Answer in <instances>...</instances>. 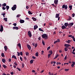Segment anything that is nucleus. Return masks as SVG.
Masks as SVG:
<instances>
[{
    "label": "nucleus",
    "mask_w": 75,
    "mask_h": 75,
    "mask_svg": "<svg viewBox=\"0 0 75 75\" xmlns=\"http://www.w3.org/2000/svg\"><path fill=\"white\" fill-rule=\"evenodd\" d=\"M42 38H44L45 40H47L48 39V36L46 34H44L42 35Z\"/></svg>",
    "instance_id": "nucleus-1"
},
{
    "label": "nucleus",
    "mask_w": 75,
    "mask_h": 75,
    "mask_svg": "<svg viewBox=\"0 0 75 75\" xmlns=\"http://www.w3.org/2000/svg\"><path fill=\"white\" fill-rule=\"evenodd\" d=\"M16 8H17V5L15 4V5H14L13 6V7H12L11 8V9L12 10H13V11H14L15 10H16Z\"/></svg>",
    "instance_id": "nucleus-2"
},
{
    "label": "nucleus",
    "mask_w": 75,
    "mask_h": 75,
    "mask_svg": "<svg viewBox=\"0 0 75 75\" xmlns=\"http://www.w3.org/2000/svg\"><path fill=\"white\" fill-rule=\"evenodd\" d=\"M65 8V10H67L68 8V6L66 5H63L62 6V8Z\"/></svg>",
    "instance_id": "nucleus-3"
},
{
    "label": "nucleus",
    "mask_w": 75,
    "mask_h": 75,
    "mask_svg": "<svg viewBox=\"0 0 75 75\" xmlns=\"http://www.w3.org/2000/svg\"><path fill=\"white\" fill-rule=\"evenodd\" d=\"M28 35L29 36V37L31 38L32 37V35L31 34V32L30 31H28Z\"/></svg>",
    "instance_id": "nucleus-4"
},
{
    "label": "nucleus",
    "mask_w": 75,
    "mask_h": 75,
    "mask_svg": "<svg viewBox=\"0 0 75 75\" xmlns=\"http://www.w3.org/2000/svg\"><path fill=\"white\" fill-rule=\"evenodd\" d=\"M54 3L57 6V5H58V0H54Z\"/></svg>",
    "instance_id": "nucleus-5"
},
{
    "label": "nucleus",
    "mask_w": 75,
    "mask_h": 75,
    "mask_svg": "<svg viewBox=\"0 0 75 75\" xmlns=\"http://www.w3.org/2000/svg\"><path fill=\"white\" fill-rule=\"evenodd\" d=\"M3 25H1V29H0V31H1V32H3Z\"/></svg>",
    "instance_id": "nucleus-6"
},
{
    "label": "nucleus",
    "mask_w": 75,
    "mask_h": 75,
    "mask_svg": "<svg viewBox=\"0 0 75 75\" xmlns=\"http://www.w3.org/2000/svg\"><path fill=\"white\" fill-rule=\"evenodd\" d=\"M19 28L17 26L13 27V30H18Z\"/></svg>",
    "instance_id": "nucleus-7"
},
{
    "label": "nucleus",
    "mask_w": 75,
    "mask_h": 75,
    "mask_svg": "<svg viewBox=\"0 0 75 75\" xmlns=\"http://www.w3.org/2000/svg\"><path fill=\"white\" fill-rule=\"evenodd\" d=\"M64 46H65L66 47H71V45L68 44H64Z\"/></svg>",
    "instance_id": "nucleus-8"
},
{
    "label": "nucleus",
    "mask_w": 75,
    "mask_h": 75,
    "mask_svg": "<svg viewBox=\"0 0 75 75\" xmlns=\"http://www.w3.org/2000/svg\"><path fill=\"white\" fill-rule=\"evenodd\" d=\"M59 14L60 13H56L55 16V18H58L59 17Z\"/></svg>",
    "instance_id": "nucleus-9"
},
{
    "label": "nucleus",
    "mask_w": 75,
    "mask_h": 75,
    "mask_svg": "<svg viewBox=\"0 0 75 75\" xmlns=\"http://www.w3.org/2000/svg\"><path fill=\"white\" fill-rule=\"evenodd\" d=\"M19 22L21 23H24V20H23L21 19V20H20Z\"/></svg>",
    "instance_id": "nucleus-10"
},
{
    "label": "nucleus",
    "mask_w": 75,
    "mask_h": 75,
    "mask_svg": "<svg viewBox=\"0 0 75 75\" xmlns=\"http://www.w3.org/2000/svg\"><path fill=\"white\" fill-rule=\"evenodd\" d=\"M27 47H28V49H29V50H31V46H30V45L28 44L27 45Z\"/></svg>",
    "instance_id": "nucleus-11"
},
{
    "label": "nucleus",
    "mask_w": 75,
    "mask_h": 75,
    "mask_svg": "<svg viewBox=\"0 0 75 75\" xmlns=\"http://www.w3.org/2000/svg\"><path fill=\"white\" fill-rule=\"evenodd\" d=\"M57 40H56L54 42V44H56V43H57V42H60V40H59V39H57Z\"/></svg>",
    "instance_id": "nucleus-12"
},
{
    "label": "nucleus",
    "mask_w": 75,
    "mask_h": 75,
    "mask_svg": "<svg viewBox=\"0 0 75 75\" xmlns=\"http://www.w3.org/2000/svg\"><path fill=\"white\" fill-rule=\"evenodd\" d=\"M34 30H36L37 28H38V26L37 25H35L34 26Z\"/></svg>",
    "instance_id": "nucleus-13"
},
{
    "label": "nucleus",
    "mask_w": 75,
    "mask_h": 75,
    "mask_svg": "<svg viewBox=\"0 0 75 75\" xmlns=\"http://www.w3.org/2000/svg\"><path fill=\"white\" fill-rule=\"evenodd\" d=\"M4 50H5V51H7L8 49V48H7V47L6 46H5L4 47Z\"/></svg>",
    "instance_id": "nucleus-14"
},
{
    "label": "nucleus",
    "mask_w": 75,
    "mask_h": 75,
    "mask_svg": "<svg viewBox=\"0 0 75 75\" xmlns=\"http://www.w3.org/2000/svg\"><path fill=\"white\" fill-rule=\"evenodd\" d=\"M72 64L71 65V67H74V65H75V62H72Z\"/></svg>",
    "instance_id": "nucleus-15"
},
{
    "label": "nucleus",
    "mask_w": 75,
    "mask_h": 75,
    "mask_svg": "<svg viewBox=\"0 0 75 75\" xmlns=\"http://www.w3.org/2000/svg\"><path fill=\"white\" fill-rule=\"evenodd\" d=\"M62 28L63 30H64V29H65L66 28V27H65V25H63L62 26Z\"/></svg>",
    "instance_id": "nucleus-16"
},
{
    "label": "nucleus",
    "mask_w": 75,
    "mask_h": 75,
    "mask_svg": "<svg viewBox=\"0 0 75 75\" xmlns=\"http://www.w3.org/2000/svg\"><path fill=\"white\" fill-rule=\"evenodd\" d=\"M2 61L3 63H5V62H6V59H2Z\"/></svg>",
    "instance_id": "nucleus-17"
},
{
    "label": "nucleus",
    "mask_w": 75,
    "mask_h": 75,
    "mask_svg": "<svg viewBox=\"0 0 75 75\" xmlns=\"http://www.w3.org/2000/svg\"><path fill=\"white\" fill-rule=\"evenodd\" d=\"M12 58H14V59H17V57H16V56L14 55H13L12 56Z\"/></svg>",
    "instance_id": "nucleus-18"
},
{
    "label": "nucleus",
    "mask_w": 75,
    "mask_h": 75,
    "mask_svg": "<svg viewBox=\"0 0 75 75\" xmlns=\"http://www.w3.org/2000/svg\"><path fill=\"white\" fill-rule=\"evenodd\" d=\"M69 24V25L72 27V26L74 25V23H70Z\"/></svg>",
    "instance_id": "nucleus-19"
},
{
    "label": "nucleus",
    "mask_w": 75,
    "mask_h": 75,
    "mask_svg": "<svg viewBox=\"0 0 75 75\" xmlns=\"http://www.w3.org/2000/svg\"><path fill=\"white\" fill-rule=\"evenodd\" d=\"M28 13L29 14L31 15L32 14H33V13H32V12H31L30 11H28Z\"/></svg>",
    "instance_id": "nucleus-20"
},
{
    "label": "nucleus",
    "mask_w": 75,
    "mask_h": 75,
    "mask_svg": "<svg viewBox=\"0 0 75 75\" xmlns=\"http://www.w3.org/2000/svg\"><path fill=\"white\" fill-rule=\"evenodd\" d=\"M6 10H8L9 9V8H10V7L8 6H6Z\"/></svg>",
    "instance_id": "nucleus-21"
},
{
    "label": "nucleus",
    "mask_w": 75,
    "mask_h": 75,
    "mask_svg": "<svg viewBox=\"0 0 75 75\" xmlns=\"http://www.w3.org/2000/svg\"><path fill=\"white\" fill-rule=\"evenodd\" d=\"M32 19L35 21H37V19H36L35 18L33 17Z\"/></svg>",
    "instance_id": "nucleus-22"
},
{
    "label": "nucleus",
    "mask_w": 75,
    "mask_h": 75,
    "mask_svg": "<svg viewBox=\"0 0 75 75\" xmlns=\"http://www.w3.org/2000/svg\"><path fill=\"white\" fill-rule=\"evenodd\" d=\"M2 67H3L4 68H7V66L6 65H3Z\"/></svg>",
    "instance_id": "nucleus-23"
},
{
    "label": "nucleus",
    "mask_w": 75,
    "mask_h": 75,
    "mask_svg": "<svg viewBox=\"0 0 75 75\" xmlns=\"http://www.w3.org/2000/svg\"><path fill=\"white\" fill-rule=\"evenodd\" d=\"M4 20L6 22L7 21V18H4Z\"/></svg>",
    "instance_id": "nucleus-24"
},
{
    "label": "nucleus",
    "mask_w": 75,
    "mask_h": 75,
    "mask_svg": "<svg viewBox=\"0 0 75 75\" xmlns=\"http://www.w3.org/2000/svg\"><path fill=\"white\" fill-rule=\"evenodd\" d=\"M18 46L21 49V44H20V43H19V44H18Z\"/></svg>",
    "instance_id": "nucleus-25"
},
{
    "label": "nucleus",
    "mask_w": 75,
    "mask_h": 75,
    "mask_svg": "<svg viewBox=\"0 0 75 75\" xmlns=\"http://www.w3.org/2000/svg\"><path fill=\"white\" fill-rule=\"evenodd\" d=\"M42 3H41V4H46L45 3V2L43 3V2H44V1H45L42 0Z\"/></svg>",
    "instance_id": "nucleus-26"
},
{
    "label": "nucleus",
    "mask_w": 75,
    "mask_h": 75,
    "mask_svg": "<svg viewBox=\"0 0 75 75\" xmlns=\"http://www.w3.org/2000/svg\"><path fill=\"white\" fill-rule=\"evenodd\" d=\"M39 31H42V32H44V31L41 28H39Z\"/></svg>",
    "instance_id": "nucleus-27"
},
{
    "label": "nucleus",
    "mask_w": 75,
    "mask_h": 75,
    "mask_svg": "<svg viewBox=\"0 0 75 75\" xmlns=\"http://www.w3.org/2000/svg\"><path fill=\"white\" fill-rule=\"evenodd\" d=\"M64 25H65V27H67L68 25V23H64Z\"/></svg>",
    "instance_id": "nucleus-28"
},
{
    "label": "nucleus",
    "mask_w": 75,
    "mask_h": 75,
    "mask_svg": "<svg viewBox=\"0 0 75 75\" xmlns=\"http://www.w3.org/2000/svg\"><path fill=\"white\" fill-rule=\"evenodd\" d=\"M59 57V55L58 54H57L54 58V59H56L57 58V57Z\"/></svg>",
    "instance_id": "nucleus-29"
},
{
    "label": "nucleus",
    "mask_w": 75,
    "mask_h": 75,
    "mask_svg": "<svg viewBox=\"0 0 75 75\" xmlns=\"http://www.w3.org/2000/svg\"><path fill=\"white\" fill-rule=\"evenodd\" d=\"M22 68H24V64L23 63H21Z\"/></svg>",
    "instance_id": "nucleus-30"
},
{
    "label": "nucleus",
    "mask_w": 75,
    "mask_h": 75,
    "mask_svg": "<svg viewBox=\"0 0 75 75\" xmlns=\"http://www.w3.org/2000/svg\"><path fill=\"white\" fill-rule=\"evenodd\" d=\"M72 6L71 5V6H69V8H70V10H71L72 9Z\"/></svg>",
    "instance_id": "nucleus-31"
},
{
    "label": "nucleus",
    "mask_w": 75,
    "mask_h": 75,
    "mask_svg": "<svg viewBox=\"0 0 75 75\" xmlns=\"http://www.w3.org/2000/svg\"><path fill=\"white\" fill-rule=\"evenodd\" d=\"M33 60H31L30 61V64H33Z\"/></svg>",
    "instance_id": "nucleus-32"
},
{
    "label": "nucleus",
    "mask_w": 75,
    "mask_h": 75,
    "mask_svg": "<svg viewBox=\"0 0 75 75\" xmlns=\"http://www.w3.org/2000/svg\"><path fill=\"white\" fill-rule=\"evenodd\" d=\"M35 56H36V57H38V52H37L35 53Z\"/></svg>",
    "instance_id": "nucleus-33"
},
{
    "label": "nucleus",
    "mask_w": 75,
    "mask_h": 75,
    "mask_svg": "<svg viewBox=\"0 0 75 75\" xmlns=\"http://www.w3.org/2000/svg\"><path fill=\"white\" fill-rule=\"evenodd\" d=\"M67 48H68V47H65V48H64V50H65V51H66V52H67V51H68V49H67Z\"/></svg>",
    "instance_id": "nucleus-34"
},
{
    "label": "nucleus",
    "mask_w": 75,
    "mask_h": 75,
    "mask_svg": "<svg viewBox=\"0 0 75 75\" xmlns=\"http://www.w3.org/2000/svg\"><path fill=\"white\" fill-rule=\"evenodd\" d=\"M49 52H50V54H52V50H50L49 51Z\"/></svg>",
    "instance_id": "nucleus-35"
},
{
    "label": "nucleus",
    "mask_w": 75,
    "mask_h": 75,
    "mask_svg": "<svg viewBox=\"0 0 75 75\" xmlns=\"http://www.w3.org/2000/svg\"><path fill=\"white\" fill-rule=\"evenodd\" d=\"M67 42L68 44H70V43L71 42V40H68L67 41Z\"/></svg>",
    "instance_id": "nucleus-36"
},
{
    "label": "nucleus",
    "mask_w": 75,
    "mask_h": 75,
    "mask_svg": "<svg viewBox=\"0 0 75 75\" xmlns=\"http://www.w3.org/2000/svg\"><path fill=\"white\" fill-rule=\"evenodd\" d=\"M69 18H68V21H70V20H71V17H70V16H69Z\"/></svg>",
    "instance_id": "nucleus-37"
},
{
    "label": "nucleus",
    "mask_w": 75,
    "mask_h": 75,
    "mask_svg": "<svg viewBox=\"0 0 75 75\" xmlns=\"http://www.w3.org/2000/svg\"><path fill=\"white\" fill-rule=\"evenodd\" d=\"M42 44L43 45H45V42H44V40H42Z\"/></svg>",
    "instance_id": "nucleus-38"
},
{
    "label": "nucleus",
    "mask_w": 75,
    "mask_h": 75,
    "mask_svg": "<svg viewBox=\"0 0 75 75\" xmlns=\"http://www.w3.org/2000/svg\"><path fill=\"white\" fill-rule=\"evenodd\" d=\"M6 3H5L4 4H2V6H4V7H5V6H6Z\"/></svg>",
    "instance_id": "nucleus-39"
},
{
    "label": "nucleus",
    "mask_w": 75,
    "mask_h": 75,
    "mask_svg": "<svg viewBox=\"0 0 75 75\" xmlns=\"http://www.w3.org/2000/svg\"><path fill=\"white\" fill-rule=\"evenodd\" d=\"M20 16H21V15L18 14L17 16L16 17H20Z\"/></svg>",
    "instance_id": "nucleus-40"
},
{
    "label": "nucleus",
    "mask_w": 75,
    "mask_h": 75,
    "mask_svg": "<svg viewBox=\"0 0 75 75\" xmlns=\"http://www.w3.org/2000/svg\"><path fill=\"white\" fill-rule=\"evenodd\" d=\"M1 55L2 57H4V53H2L1 54Z\"/></svg>",
    "instance_id": "nucleus-41"
},
{
    "label": "nucleus",
    "mask_w": 75,
    "mask_h": 75,
    "mask_svg": "<svg viewBox=\"0 0 75 75\" xmlns=\"http://www.w3.org/2000/svg\"><path fill=\"white\" fill-rule=\"evenodd\" d=\"M20 54L21 55V56H23V52H21L20 53Z\"/></svg>",
    "instance_id": "nucleus-42"
},
{
    "label": "nucleus",
    "mask_w": 75,
    "mask_h": 75,
    "mask_svg": "<svg viewBox=\"0 0 75 75\" xmlns=\"http://www.w3.org/2000/svg\"><path fill=\"white\" fill-rule=\"evenodd\" d=\"M52 5L54 7H57V6L56 5H55H55H54V4H52Z\"/></svg>",
    "instance_id": "nucleus-43"
},
{
    "label": "nucleus",
    "mask_w": 75,
    "mask_h": 75,
    "mask_svg": "<svg viewBox=\"0 0 75 75\" xmlns=\"http://www.w3.org/2000/svg\"><path fill=\"white\" fill-rule=\"evenodd\" d=\"M67 55H66L64 57V59L66 60L67 59Z\"/></svg>",
    "instance_id": "nucleus-44"
},
{
    "label": "nucleus",
    "mask_w": 75,
    "mask_h": 75,
    "mask_svg": "<svg viewBox=\"0 0 75 75\" xmlns=\"http://www.w3.org/2000/svg\"><path fill=\"white\" fill-rule=\"evenodd\" d=\"M32 71L33 73H35V71L34 70H33Z\"/></svg>",
    "instance_id": "nucleus-45"
},
{
    "label": "nucleus",
    "mask_w": 75,
    "mask_h": 75,
    "mask_svg": "<svg viewBox=\"0 0 75 75\" xmlns=\"http://www.w3.org/2000/svg\"><path fill=\"white\" fill-rule=\"evenodd\" d=\"M17 69H18L19 71H21V69L18 67L17 68Z\"/></svg>",
    "instance_id": "nucleus-46"
},
{
    "label": "nucleus",
    "mask_w": 75,
    "mask_h": 75,
    "mask_svg": "<svg viewBox=\"0 0 75 75\" xmlns=\"http://www.w3.org/2000/svg\"><path fill=\"white\" fill-rule=\"evenodd\" d=\"M69 69H65V71H69Z\"/></svg>",
    "instance_id": "nucleus-47"
},
{
    "label": "nucleus",
    "mask_w": 75,
    "mask_h": 75,
    "mask_svg": "<svg viewBox=\"0 0 75 75\" xmlns=\"http://www.w3.org/2000/svg\"><path fill=\"white\" fill-rule=\"evenodd\" d=\"M13 25L14 26H16V25H17V23H13Z\"/></svg>",
    "instance_id": "nucleus-48"
},
{
    "label": "nucleus",
    "mask_w": 75,
    "mask_h": 75,
    "mask_svg": "<svg viewBox=\"0 0 75 75\" xmlns=\"http://www.w3.org/2000/svg\"><path fill=\"white\" fill-rule=\"evenodd\" d=\"M43 53H44V51L43 50L42 51V52H41L42 55H43L44 54Z\"/></svg>",
    "instance_id": "nucleus-49"
},
{
    "label": "nucleus",
    "mask_w": 75,
    "mask_h": 75,
    "mask_svg": "<svg viewBox=\"0 0 75 75\" xmlns=\"http://www.w3.org/2000/svg\"><path fill=\"white\" fill-rule=\"evenodd\" d=\"M6 8H5V7H2V9L3 10H6Z\"/></svg>",
    "instance_id": "nucleus-50"
},
{
    "label": "nucleus",
    "mask_w": 75,
    "mask_h": 75,
    "mask_svg": "<svg viewBox=\"0 0 75 75\" xmlns=\"http://www.w3.org/2000/svg\"><path fill=\"white\" fill-rule=\"evenodd\" d=\"M17 54H18V56H20V52H17Z\"/></svg>",
    "instance_id": "nucleus-51"
},
{
    "label": "nucleus",
    "mask_w": 75,
    "mask_h": 75,
    "mask_svg": "<svg viewBox=\"0 0 75 75\" xmlns=\"http://www.w3.org/2000/svg\"><path fill=\"white\" fill-rule=\"evenodd\" d=\"M26 9H28V8H29V6H27L26 7Z\"/></svg>",
    "instance_id": "nucleus-52"
},
{
    "label": "nucleus",
    "mask_w": 75,
    "mask_h": 75,
    "mask_svg": "<svg viewBox=\"0 0 75 75\" xmlns=\"http://www.w3.org/2000/svg\"><path fill=\"white\" fill-rule=\"evenodd\" d=\"M72 37V35H69V37H71V38Z\"/></svg>",
    "instance_id": "nucleus-53"
},
{
    "label": "nucleus",
    "mask_w": 75,
    "mask_h": 75,
    "mask_svg": "<svg viewBox=\"0 0 75 75\" xmlns=\"http://www.w3.org/2000/svg\"><path fill=\"white\" fill-rule=\"evenodd\" d=\"M8 61L9 62H11V59H9Z\"/></svg>",
    "instance_id": "nucleus-54"
},
{
    "label": "nucleus",
    "mask_w": 75,
    "mask_h": 75,
    "mask_svg": "<svg viewBox=\"0 0 75 75\" xmlns=\"http://www.w3.org/2000/svg\"><path fill=\"white\" fill-rule=\"evenodd\" d=\"M1 15L2 16H5L6 15V13H2Z\"/></svg>",
    "instance_id": "nucleus-55"
},
{
    "label": "nucleus",
    "mask_w": 75,
    "mask_h": 75,
    "mask_svg": "<svg viewBox=\"0 0 75 75\" xmlns=\"http://www.w3.org/2000/svg\"><path fill=\"white\" fill-rule=\"evenodd\" d=\"M32 58H33V59H35V58H36V57L34 56H33Z\"/></svg>",
    "instance_id": "nucleus-56"
},
{
    "label": "nucleus",
    "mask_w": 75,
    "mask_h": 75,
    "mask_svg": "<svg viewBox=\"0 0 75 75\" xmlns=\"http://www.w3.org/2000/svg\"><path fill=\"white\" fill-rule=\"evenodd\" d=\"M29 54V53L28 52H26V55H28Z\"/></svg>",
    "instance_id": "nucleus-57"
},
{
    "label": "nucleus",
    "mask_w": 75,
    "mask_h": 75,
    "mask_svg": "<svg viewBox=\"0 0 75 75\" xmlns=\"http://www.w3.org/2000/svg\"><path fill=\"white\" fill-rule=\"evenodd\" d=\"M50 47H48L47 48V50H50Z\"/></svg>",
    "instance_id": "nucleus-58"
},
{
    "label": "nucleus",
    "mask_w": 75,
    "mask_h": 75,
    "mask_svg": "<svg viewBox=\"0 0 75 75\" xmlns=\"http://www.w3.org/2000/svg\"><path fill=\"white\" fill-rule=\"evenodd\" d=\"M75 13H74L72 14V17H75Z\"/></svg>",
    "instance_id": "nucleus-59"
},
{
    "label": "nucleus",
    "mask_w": 75,
    "mask_h": 75,
    "mask_svg": "<svg viewBox=\"0 0 75 75\" xmlns=\"http://www.w3.org/2000/svg\"><path fill=\"white\" fill-rule=\"evenodd\" d=\"M14 64H15L16 66H17V65H18L16 63V62L14 63Z\"/></svg>",
    "instance_id": "nucleus-60"
},
{
    "label": "nucleus",
    "mask_w": 75,
    "mask_h": 75,
    "mask_svg": "<svg viewBox=\"0 0 75 75\" xmlns=\"http://www.w3.org/2000/svg\"><path fill=\"white\" fill-rule=\"evenodd\" d=\"M37 45V44H35V47H37V45Z\"/></svg>",
    "instance_id": "nucleus-61"
},
{
    "label": "nucleus",
    "mask_w": 75,
    "mask_h": 75,
    "mask_svg": "<svg viewBox=\"0 0 75 75\" xmlns=\"http://www.w3.org/2000/svg\"><path fill=\"white\" fill-rule=\"evenodd\" d=\"M20 59L21 60V61H23V58L21 57H20Z\"/></svg>",
    "instance_id": "nucleus-62"
},
{
    "label": "nucleus",
    "mask_w": 75,
    "mask_h": 75,
    "mask_svg": "<svg viewBox=\"0 0 75 75\" xmlns=\"http://www.w3.org/2000/svg\"><path fill=\"white\" fill-rule=\"evenodd\" d=\"M49 25H52V23H49Z\"/></svg>",
    "instance_id": "nucleus-63"
},
{
    "label": "nucleus",
    "mask_w": 75,
    "mask_h": 75,
    "mask_svg": "<svg viewBox=\"0 0 75 75\" xmlns=\"http://www.w3.org/2000/svg\"><path fill=\"white\" fill-rule=\"evenodd\" d=\"M24 59H25V60L26 61V60H27V58H26V57H24Z\"/></svg>",
    "instance_id": "nucleus-64"
}]
</instances>
